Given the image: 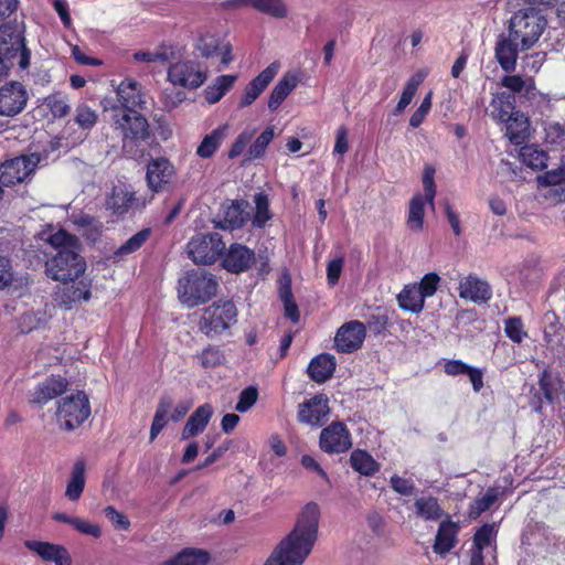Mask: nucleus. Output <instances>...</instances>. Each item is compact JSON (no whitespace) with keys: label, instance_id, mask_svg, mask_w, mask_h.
Instances as JSON below:
<instances>
[{"label":"nucleus","instance_id":"nucleus-18","mask_svg":"<svg viewBox=\"0 0 565 565\" xmlns=\"http://www.w3.org/2000/svg\"><path fill=\"white\" fill-rule=\"evenodd\" d=\"M174 174L173 164L164 157L152 158L147 164L146 180L153 192L161 191Z\"/></svg>","mask_w":565,"mask_h":565},{"label":"nucleus","instance_id":"nucleus-57","mask_svg":"<svg viewBox=\"0 0 565 565\" xmlns=\"http://www.w3.org/2000/svg\"><path fill=\"white\" fill-rule=\"evenodd\" d=\"M103 512L115 530L128 531L130 529L131 523L128 516L125 513L118 511L115 507L107 505Z\"/></svg>","mask_w":565,"mask_h":565},{"label":"nucleus","instance_id":"nucleus-46","mask_svg":"<svg viewBox=\"0 0 565 565\" xmlns=\"http://www.w3.org/2000/svg\"><path fill=\"white\" fill-rule=\"evenodd\" d=\"M172 407V401L169 397H162L157 406L153 420L150 427V439L153 440L168 424V414Z\"/></svg>","mask_w":565,"mask_h":565},{"label":"nucleus","instance_id":"nucleus-39","mask_svg":"<svg viewBox=\"0 0 565 565\" xmlns=\"http://www.w3.org/2000/svg\"><path fill=\"white\" fill-rule=\"evenodd\" d=\"M150 235L151 230L149 227L137 232L114 252V258L120 260L126 256L139 250L149 239Z\"/></svg>","mask_w":565,"mask_h":565},{"label":"nucleus","instance_id":"nucleus-16","mask_svg":"<svg viewBox=\"0 0 565 565\" xmlns=\"http://www.w3.org/2000/svg\"><path fill=\"white\" fill-rule=\"evenodd\" d=\"M70 386L66 377L52 374L39 383L30 396V404L43 406L50 401L63 395Z\"/></svg>","mask_w":565,"mask_h":565},{"label":"nucleus","instance_id":"nucleus-47","mask_svg":"<svg viewBox=\"0 0 565 565\" xmlns=\"http://www.w3.org/2000/svg\"><path fill=\"white\" fill-rule=\"evenodd\" d=\"M172 561L177 565H206L210 554L204 550L186 547L172 557Z\"/></svg>","mask_w":565,"mask_h":565},{"label":"nucleus","instance_id":"nucleus-58","mask_svg":"<svg viewBox=\"0 0 565 565\" xmlns=\"http://www.w3.org/2000/svg\"><path fill=\"white\" fill-rule=\"evenodd\" d=\"M504 332L507 337L515 343L522 342L523 338L526 335L523 322L519 317H511L505 320Z\"/></svg>","mask_w":565,"mask_h":565},{"label":"nucleus","instance_id":"nucleus-40","mask_svg":"<svg viewBox=\"0 0 565 565\" xmlns=\"http://www.w3.org/2000/svg\"><path fill=\"white\" fill-rule=\"evenodd\" d=\"M416 514L426 521L439 520L444 511L438 503V500L434 497H422L418 498L415 503Z\"/></svg>","mask_w":565,"mask_h":565},{"label":"nucleus","instance_id":"nucleus-12","mask_svg":"<svg viewBox=\"0 0 565 565\" xmlns=\"http://www.w3.org/2000/svg\"><path fill=\"white\" fill-rule=\"evenodd\" d=\"M29 102L25 86L18 81H10L0 87V116L14 117L21 114Z\"/></svg>","mask_w":565,"mask_h":565},{"label":"nucleus","instance_id":"nucleus-2","mask_svg":"<svg viewBox=\"0 0 565 565\" xmlns=\"http://www.w3.org/2000/svg\"><path fill=\"white\" fill-rule=\"evenodd\" d=\"M546 23L541 11L532 7L511 17L508 33L498 36L494 47L495 60L504 72L515 70L519 53L530 50L540 40Z\"/></svg>","mask_w":565,"mask_h":565},{"label":"nucleus","instance_id":"nucleus-33","mask_svg":"<svg viewBox=\"0 0 565 565\" xmlns=\"http://www.w3.org/2000/svg\"><path fill=\"white\" fill-rule=\"evenodd\" d=\"M85 469L86 465L82 459L77 460L73 466L71 478L65 490V497L73 502L78 501L84 491Z\"/></svg>","mask_w":565,"mask_h":565},{"label":"nucleus","instance_id":"nucleus-59","mask_svg":"<svg viewBox=\"0 0 565 565\" xmlns=\"http://www.w3.org/2000/svg\"><path fill=\"white\" fill-rule=\"evenodd\" d=\"M495 534L493 524H484L475 533L473 546L471 550H479L483 554V550L491 543Z\"/></svg>","mask_w":565,"mask_h":565},{"label":"nucleus","instance_id":"nucleus-1","mask_svg":"<svg viewBox=\"0 0 565 565\" xmlns=\"http://www.w3.org/2000/svg\"><path fill=\"white\" fill-rule=\"evenodd\" d=\"M117 103L105 106L110 111L114 130L121 137L124 153L132 159L142 158L151 137L147 118L140 113L146 108V92L142 85L125 78L116 89Z\"/></svg>","mask_w":565,"mask_h":565},{"label":"nucleus","instance_id":"nucleus-17","mask_svg":"<svg viewBox=\"0 0 565 565\" xmlns=\"http://www.w3.org/2000/svg\"><path fill=\"white\" fill-rule=\"evenodd\" d=\"M328 414V398L319 394L299 405L298 419L312 427H320L327 420Z\"/></svg>","mask_w":565,"mask_h":565},{"label":"nucleus","instance_id":"nucleus-15","mask_svg":"<svg viewBox=\"0 0 565 565\" xmlns=\"http://www.w3.org/2000/svg\"><path fill=\"white\" fill-rule=\"evenodd\" d=\"M365 339V324L352 320L342 324L334 337V345L339 352L351 353L363 344Z\"/></svg>","mask_w":565,"mask_h":565},{"label":"nucleus","instance_id":"nucleus-4","mask_svg":"<svg viewBox=\"0 0 565 565\" xmlns=\"http://www.w3.org/2000/svg\"><path fill=\"white\" fill-rule=\"evenodd\" d=\"M31 55L23 26L11 21L0 24V84L10 77L13 70L28 72Z\"/></svg>","mask_w":565,"mask_h":565},{"label":"nucleus","instance_id":"nucleus-8","mask_svg":"<svg viewBox=\"0 0 565 565\" xmlns=\"http://www.w3.org/2000/svg\"><path fill=\"white\" fill-rule=\"evenodd\" d=\"M237 321V309L232 300L216 301L202 311L199 329L207 337L222 334Z\"/></svg>","mask_w":565,"mask_h":565},{"label":"nucleus","instance_id":"nucleus-26","mask_svg":"<svg viewBox=\"0 0 565 565\" xmlns=\"http://www.w3.org/2000/svg\"><path fill=\"white\" fill-rule=\"evenodd\" d=\"M458 531V525L455 522L450 520L443 521L435 537L434 552L439 555L450 552L457 544Z\"/></svg>","mask_w":565,"mask_h":565},{"label":"nucleus","instance_id":"nucleus-10","mask_svg":"<svg viewBox=\"0 0 565 565\" xmlns=\"http://www.w3.org/2000/svg\"><path fill=\"white\" fill-rule=\"evenodd\" d=\"M434 177L435 168L431 166H426L423 174V188L425 196L422 194H415L409 203L407 225L413 231H420L423 228L425 202L434 207L436 195V184Z\"/></svg>","mask_w":565,"mask_h":565},{"label":"nucleus","instance_id":"nucleus-55","mask_svg":"<svg viewBox=\"0 0 565 565\" xmlns=\"http://www.w3.org/2000/svg\"><path fill=\"white\" fill-rule=\"evenodd\" d=\"M275 137L274 127H267L255 140V142L249 146V159H257L263 157L267 146Z\"/></svg>","mask_w":565,"mask_h":565},{"label":"nucleus","instance_id":"nucleus-60","mask_svg":"<svg viewBox=\"0 0 565 565\" xmlns=\"http://www.w3.org/2000/svg\"><path fill=\"white\" fill-rule=\"evenodd\" d=\"M440 277L436 273H428L424 275L417 288L425 298L431 297L438 289Z\"/></svg>","mask_w":565,"mask_h":565},{"label":"nucleus","instance_id":"nucleus-53","mask_svg":"<svg viewBox=\"0 0 565 565\" xmlns=\"http://www.w3.org/2000/svg\"><path fill=\"white\" fill-rule=\"evenodd\" d=\"M498 499L497 489L490 488L486 491V493L475 500V502L470 507V516L477 518L481 513L489 510Z\"/></svg>","mask_w":565,"mask_h":565},{"label":"nucleus","instance_id":"nucleus-29","mask_svg":"<svg viewBox=\"0 0 565 565\" xmlns=\"http://www.w3.org/2000/svg\"><path fill=\"white\" fill-rule=\"evenodd\" d=\"M298 77L292 73L285 74L276 84L268 99V108L276 110L286 97L297 87Z\"/></svg>","mask_w":565,"mask_h":565},{"label":"nucleus","instance_id":"nucleus-36","mask_svg":"<svg viewBox=\"0 0 565 565\" xmlns=\"http://www.w3.org/2000/svg\"><path fill=\"white\" fill-rule=\"evenodd\" d=\"M254 210L249 221L254 227L263 228L273 218L274 214L269 207V198L264 192L254 195Z\"/></svg>","mask_w":565,"mask_h":565},{"label":"nucleus","instance_id":"nucleus-42","mask_svg":"<svg viewBox=\"0 0 565 565\" xmlns=\"http://www.w3.org/2000/svg\"><path fill=\"white\" fill-rule=\"evenodd\" d=\"M351 467L364 476L375 475L380 467L373 457L364 450L356 449L350 456Z\"/></svg>","mask_w":565,"mask_h":565},{"label":"nucleus","instance_id":"nucleus-63","mask_svg":"<svg viewBox=\"0 0 565 565\" xmlns=\"http://www.w3.org/2000/svg\"><path fill=\"white\" fill-rule=\"evenodd\" d=\"M388 318L384 313L371 315L366 321L369 330L374 334H380L386 330Z\"/></svg>","mask_w":565,"mask_h":565},{"label":"nucleus","instance_id":"nucleus-54","mask_svg":"<svg viewBox=\"0 0 565 565\" xmlns=\"http://www.w3.org/2000/svg\"><path fill=\"white\" fill-rule=\"evenodd\" d=\"M15 281L12 259L0 254V291L9 289Z\"/></svg>","mask_w":565,"mask_h":565},{"label":"nucleus","instance_id":"nucleus-52","mask_svg":"<svg viewBox=\"0 0 565 565\" xmlns=\"http://www.w3.org/2000/svg\"><path fill=\"white\" fill-rule=\"evenodd\" d=\"M545 141L554 148L565 149V126L559 122L546 124Z\"/></svg>","mask_w":565,"mask_h":565},{"label":"nucleus","instance_id":"nucleus-14","mask_svg":"<svg viewBox=\"0 0 565 565\" xmlns=\"http://www.w3.org/2000/svg\"><path fill=\"white\" fill-rule=\"evenodd\" d=\"M36 163L28 156H19L0 164V183L12 186L24 182L35 170Z\"/></svg>","mask_w":565,"mask_h":565},{"label":"nucleus","instance_id":"nucleus-25","mask_svg":"<svg viewBox=\"0 0 565 565\" xmlns=\"http://www.w3.org/2000/svg\"><path fill=\"white\" fill-rule=\"evenodd\" d=\"M335 366L337 362L333 355L321 353L310 361L307 372L312 381L324 383L333 375Z\"/></svg>","mask_w":565,"mask_h":565},{"label":"nucleus","instance_id":"nucleus-43","mask_svg":"<svg viewBox=\"0 0 565 565\" xmlns=\"http://www.w3.org/2000/svg\"><path fill=\"white\" fill-rule=\"evenodd\" d=\"M204 370L215 369L225 362V354L218 345L209 344L194 356Z\"/></svg>","mask_w":565,"mask_h":565},{"label":"nucleus","instance_id":"nucleus-37","mask_svg":"<svg viewBox=\"0 0 565 565\" xmlns=\"http://www.w3.org/2000/svg\"><path fill=\"white\" fill-rule=\"evenodd\" d=\"M236 81L235 75H221L216 77L213 84L204 89L205 100L212 105L216 104L233 87Z\"/></svg>","mask_w":565,"mask_h":565},{"label":"nucleus","instance_id":"nucleus-31","mask_svg":"<svg viewBox=\"0 0 565 565\" xmlns=\"http://www.w3.org/2000/svg\"><path fill=\"white\" fill-rule=\"evenodd\" d=\"M425 297L418 290L416 284L408 285L397 296L398 306L412 313H419L425 306Z\"/></svg>","mask_w":565,"mask_h":565},{"label":"nucleus","instance_id":"nucleus-6","mask_svg":"<svg viewBox=\"0 0 565 565\" xmlns=\"http://www.w3.org/2000/svg\"><path fill=\"white\" fill-rule=\"evenodd\" d=\"M89 416L90 403L84 391H76L57 402L55 418L60 429L63 431L77 429Z\"/></svg>","mask_w":565,"mask_h":565},{"label":"nucleus","instance_id":"nucleus-64","mask_svg":"<svg viewBox=\"0 0 565 565\" xmlns=\"http://www.w3.org/2000/svg\"><path fill=\"white\" fill-rule=\"evenodd\" d=\"M545 61L544 53H533L524 56L522 67L524 71L537 73Z\"/></svg>","mask_w":565,"mask_h":565},{"label":"nucleus","instance_id":"nucleus-45","mask_svg":"<svg viewBox=\"0 0 565 565\" xmlns=\"http://www.w3.org/2000/svg\"><path fill=\"white\" fill-rule=\"evenodd\" d=\"M249 7L275 19H285L288 7L284 0H249Z\"/></svg>","mask_w":565,"mask_h":565},{"label":"nucleus","instance_id":"nucleus-51","mask_svg":"<svg viewBox=\"0 0 565 565\" xmlns=\"http://www.w3.org/2000/svg\"><path fill=\"white\" fill-rule=\"evenodd\" d=\"M44 104L50 109L54 118H64L71 110L68 99L62 93H54L46 96Z\"/></svg>","mask_w":565,"mask_h":565},{"label":"nucleus","instance_id":"nucleus-41","mask_svg":"<svg viewBox=\"0 0 565 565\" xmlns=\"http://www.w3.org/2000/svg\"><path fill=\"white\" fill-rule=\"evenodd\" d=\"M279 70L278 63H271L249 83V104L255 100L270 84Z\"/></svg>","mask_w":565,"mask_h":565},{"label":"nucleus","instance_id":"nucleus-35","mask_svg":"<svg viewBox=\"0 0 565 565\" xmlns=\"http://www.w3.org/2000/svg\"><path fill=\"white\" fill-rule=\"evenodd\" d=\"M135 193L124 189L114 188L111 194L106 200V207L117 216L125 215L135 202Z\"/></svg>","mask_w":565,"mask_h":565},{"label":"nucleus","instance_id":"nucleus-48","mask_svg":"<svg viewBox=\"0 0 565 565\" xmlns=\"http://www.w3.org/2000/svg\"><path fill=\"white\" fill-rule=\"evenodd\" d=\"M537 182L542 186H551L552 189L546 196H554L556 199V191L562 190L565 182V166L546 171L537 178Z\"/></svg>","mask_w":565,"mask_h":565},{"label":"nucleus","instance_id":"nucleus-30","mask_svg":"<svg viewBox=\"0 0 565 565\" xmlns=\"http://www.w3.org/2000/svg\"><path fill=\"white\" fill-rule=\"evenodd\" d=\"M222 266L230 273L238 274L247 269V247L232 244L223 255Z\"/></svg>","mask_w":565,"mask_h":565},{"label":"nucleus","instance_id":"nucleus-5","mask_svg":"<svg viewBox=\"0 0 565 565\" xmlns=\"http://www.w3.org/2000/svg\"><path fill=\"white\" fill-rule=\"evenodd\" d=\"M217 288L215 275L202 268L191 269L178 281V297L183 306L194 308L211 300Z\"/></svg>","mask_w":565,"mask_h":565},{"label":"nucleus","instance_id":"nucleus-56","mask_svg":"<svg viewBox=\"0 0 565 565\" xmlns=\"http://www.w3.org/2000/svg\"><path fill=\"white\" fill-rule=\"evenodd\" d=\"M249 270H255L262 279L269 274L270 266L267 250L255 255L254 252L249 249Z\"/></svg>","mask_w":565,"mask_h":565},{"label":"nucleus","instance_id":"nucleus-7","mask_svg":"<svg viewBox=\"0 0 565 565\" xmlns=\"http://www.w3.org/2000/svg\"><path fill=\"white\" fill-rule=\"evenodd\" d=\"M86 269L85 259L78 249L66 248L45 262L46 275L56 281L67 282L81 277Z\"/></svg>","mask_w":565,"mask_h":565},{"label":"nucleus","instance_id":"nucleus-20","mask_svg":"<svg viewBox=\"0 0 565 565\" xmlns=\"http://www.w3.org/2000/svg\"><path fill=\"white\" fill-rule=\"evenodd\" d=\"M24 546L36 553L43 561L53 562L55 565H72V558L68 551L57 544L35 541V540H26L24 542Z\"/></svg>","mask_w":565,"mask_h":565},{"label":"nucleus","instance_id":"nucleus-32","mask_svg":"<svg viewBox=\"0 0 565 565\" xmlns=\"http://www.w3.org/2000/svg\"><path fill=\"white\" fill-rule=\"evenodd\" d=\"M425 77L426 73L418 71L408 78L402 90L399 100L393 110L394 116H399L405 111L406 107L412 103L414 96L416 95L419 86L423 84Z\"/></svg>","mask_w":565,"mask_h":565},{"label":"nucleus","instance_id":"nucleus-49","mask_svg":"<svg viewBox=\"0 0 565 565\" xmlns=\"http://www.w3.org/2000/svg\"><path fill=\"white\" fill-rule=\"evenodd\" d=\"M45 241L57 252L66 248H79L78 237L74 234L68 233L64 228H60L55 233L49 234Z\"/></svg>","mask_w":565,"mask_h":565},{"label":"nucleus","instance_id":"nucleus-38","mask_svg":"<svg viewBox=\"0 0 565 565\" xmlns=\"http://www.w3.org/2000/svg\"><path fill=\"white\" fill-rule=\"evenodd\" d=\"M247 206V202L244 200L241 201H232L230 205L224 209V220L225 225H222L223 228H238L242 227L246 221L247 214L245 212V207Z\"/></svg>","mask_w":565,"mask_h":565},{"label":"nucleus","instance_id":"nucleus-62","mask_svg":"<svg viewBox=\"0 0 565 565\" xmlns=\"http://www.w3.org/2000/svg\"><path fill=\"white\" fill-rule=\"evenodd\" d=\"M52 6L58 14L61 22L65 29H71L73 20L70 13V6L66 0H53Z\"/></svg>","mask_w":565,"mask_h":565},{"label":"nucleus","instance_id":"nucleus-34","mask_svg":"<svg viewBox=\"0 0 565 565\" xmlns=\"http://www.w3.org/2000/svg\"><path fill=\"white\" fill-rule=\"evenodd\" d=\"M52 520L72 525L76 531L82 534L99 539L103 534L102 527L98 524L90 523L87 520L70 516L64 512H55L52 514Z\"/></svg>","mask_w":565,"mask_h":565},{"label":"nucleus","instance_id":"nucleus-23","mask_svg":"<svg viewBox=\"0 0 565 565\" xmlns=\"http://www.w3.org/2000/svg\"><path fill=\"white\" fill-rule=\"evenodd\" d=\"M90 297V282L84 279L76 281L75 279L72 285H66L57 292L56 300L60 306L71 309L74 303L88 301Z\"/></svg>","mask_w":565,"mask_h":565},{"label":"nucleus","instance_id":"nucleus-24","mask_svg":"<svg viewBox=\"0 0 565 565\" xmlns=\"http://www.w3.org/2000/svg\"><path fill=\"white\" fill-rule=\"evenodd\" d=\"M515 96L510 92H499L493 95L490 106L489 116L495 122L502 124L515 111Z\"/></svg>","mask_w":565,"mask_h":565},{"label":"nucleus","instance_id":"nucleus-22","mask_svg":"<svg viewBox=\"0 0 565 565\" xmlns=\"http://www.w3.org/2000/svg\"><path fill=\"white\" fill-rule=\"evenodd\" d=\"M213 413V406L210 403L199 406L188 418L181 431V439L185 440L203 433L210 423Z\"/></svg>","mask_w":565,"mask_h":565},{"label":"nucleus","instance_id":"nucleus-19","mask_svg":"<svg viewBox=\"0 0 565 565\" xmlns=\"http://www.w3.org/2000/svg\"><path fill=\"white\" fill-rule=\"evenodd\" d=\"M458 291L460 298L478 305L486 303L492 298V288L489 282L476 275H469L461 279Z\"/></svg>","mask_w":565,"mask_h":565},{"label":"nucleus","instance_id":"nucleus-11","mask_svg":"<svg viewBox=\"0 0 565 565\" xmlns=\"http://www.w3.org/2000/svg\"><path fill=\"white\" fill-rule=\"evenodd\" d=\"M167 73L170 83L188 89L199 88L207 78L206 70L199 62L191 60L171 64Z\"/></svg>","mask_w":565,"mask_h":565},{"label":"nucleus","instance_id":"nucleus-44","mask_svg":"<svg viewBox=\"0 0 565 565\" xmlns=\"http://www.w3.org/2000/svg\"><path fill=\"white\" fill-rule=\"evenodd\" d=\"M520 157L523 163L531 169L542 170L547 167V153L535 145H526L521 148Z\"/></svg>","mask_w":565,"mask_h":565},{"label":"nucleus","instance_id":"nucleus-50","mask_svg":"<svg viewBox=\"0 0 565 565\" xmlns=\"http://www.w3.org/2000/svg\"><path fill=\"white\" fill-rule=\"evenodd\" d=\"M98 121V114L87 104L82 103L75 109L74 122L85 131L92 130Z\"/></svg>","mask_w":565,"mask_h":565},{"label":"nucleus","instance_id":"nucleus-13","mask_svg":"<svg viewBox=\"0 0 565 565\" xmlns=\"http://www.w3.org/2000/svg\"><path fill=\"white\" fill-rule=\"evenodd\" d=\"M320 448L327 454H342L352 447L351 434L341 422H334L320 433Z\"/></svg>","mask_w":565,"mask_h":565},{"label":"nucleus","instance_id":"nucleus-3","mask_svg":"<svg viewBox=\"0 0 565 565\" xmlns=\"http://www.w3.org/2000/svg\"><path fill=\"white\" fill-rule=\"evenodd\" d=\"M320 508L316 502L301 510L294 530L274 548L264 565H302L318 537Z\"/></svg>","mask_w":565,"mask_h":565},{"label":"nucleus","instance_id":"nucleus-61","mask_svg":"<svg viewBox=\"0 0 565 565\" xmlns=\"http://www.w3.org/2000/svg\"><path fill=\"white\" fill-rule=\"evenodd\" d=\"M390 482L395 492L407 497L414 494L415 483L411 479H405L395 475L391 477Z\"/></svg>","mask_w":565,"mask_h":565},{"label":"nucleus","instance_id":"nucleus-21","mask_svg":"<svg viewBox=\"0 0 565 565\" xmlns=\"http://www.w3.org/2000/svg\"><path fill=\"white\" fill-rule=\"evenodd\" d=\"M195 49L202 57H220L222 66H226L232 61L231 46L228 44L222 46L218 38L215 35L205 34L200 36Z\"/></svg>","mask_w":565,"mask_h":565},{"label":"nucleus","instance_id":"nucleus-28","mask_svg":"<svg viewBox=\"0 0 565 565\" xmlns=\"http://www.w3.org/2000/svg\"><path fill=\"white\" fill-rule=\"evenodd\" d=\"M228 130V125H221L210 134L205 135L201 143L196 148V156L202 159L211 158L220 148L225 139Z\"/></svg>","mask_w":565,"mask_h":565},{"label":"nucleus","instance_id":"nucleus-9","mask_svg":"<svg viewBox=\"0 0 565 565\" xmlns=\"http://www.w3.org/2000/svg\"><path fill=\"white\" fill-rule=\"evenodd\" d=\"M226 245L218 233L195 234L186 243L189 258L198 265H212L220 260Z\"/></svg>","mask_w":565,"mask_h":565},{"label":"nucleus","instance_id":"nucleus-27","mask_svg":"<svg viewBox=\"0 0 565 565\" xmlns=\"http://www.w3.org/2000/svg\"><path fill=\"white\" fill-rule=\"evenodd\" d=\"M502 124L505 125V136L511 143L518 146L524 142L527 137L529 120L523 113L515 110Z\"/></svg>","mask_w":565,"mask_h":565}]
</instances>
